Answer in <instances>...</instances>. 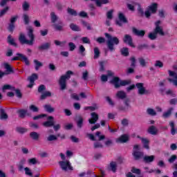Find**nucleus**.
Returning a JSON list of instances; mask_svg holds the SVG:
<instances>
[{
    "label": "nucleus",
    "instance_id": "nucleus-1",
    "mask_svg": "<svg viewBox=\"0 0 177 177\" xmlns=\"http://www.w3.org/2000/svg\"><path fill=\"white\" fill-rule=\"evenodd\" d=\"M132 156L136 161L143 158V161L145 164H150V162H153L156 158V156L153 155L145 156V153L140 151V145H135L133 147Z\"/></svg>",
    "mask_w": 177,
    "mask_h": 177
},
{
    "label": "nucleus",
    "instance_id": "nucleus-2",
    "mask_svg": "<svg viewBox=\"0 0 177 177\" xmlns=\"http://www.w3.org/2000/svg\"><path fill=\"white\" fill-rule=\"evenodd\" d=\"M28 37L29 40L26 38L24 34L21 33L19 37V41L22 45H32L34 44V40L35 39V36L34 35V29L32 26L28 28Z\"/></svg>",
    "mask_w": 177,
    "mask_h": 177
},
{
    "label": "nucleus",
    "instance_id": "nucleus-3",
    "mask_svg": "<svg viewBox=\"0 0 177 177\" xmlns=\"http://www.w3.org/2000/svg\"><path fill=\"white\" fill-rule=\"evenodd\" d=\"M160 24H161V21L158 20L155 22V26L156 28L153 30V32H150L148 35V38L151 39V41H154V39H157V35L159 34V35L164 36L165 35V33H164V30H162V28L160 26Z\"/></svg>",
    "mask_w": 177,
    "mask_h": 177
},
{
    "label": "nucleus",
    "instance_id": "nucleus-4",
    "mask_svg": "<svg viewBox=\"0 0 177 177\" xmlns=\"http://www.w3.org/2000/svg\"><path fill=\"white\" fill-rule=\"evenodd\" d=\"M74 74V72L72 71H68L65 75H61L59 80V85L60 86L61 91H64L67 88V80L71 78V75Z\"/></svg>",
    "mask_w": 177,
    "mask_h": 177
},
{
    "label": "nucleus",
    "instance_id": "nucleus-5",
    "mask_svg": "<svg viewBox=\"0 0 177 177\" xmlns=\"http://www.w3.org/2000/svg\"><path fill=\"white\" fill-rule=\"evenodd\" d=\"M136 88H138V95H147L149 93V91L146 90L145 88V84L142 82H138L136 84ZM135 84H132L129 86V87L127 88V92H129L133 89H135L136 87Z\"/></svg>",
    "mask_w": 177,
    "mask_h": 177
},
{
    "label": "nucleus",
    "instance_id": "nucleus-6",
    "mask_svg": "<svg viewBox=\"0 0 177 177\" xmlns=\"http://www.w3.org/2000/svg\"><path fill=\"white\" fill-rule=\"evenodd\" d=\"M131 82V80H120L118 77H115L111 80V84H113L116 89L120 88V86H127V85H129Z\"/></svg>",
    "mask_w": 177,
    "mask_h": 177
},
{
    "label": "nucleus",
    "instance_id": "nucleus-7",
    "mask_svg": "<svg viewBox=\"0 0 177 177\" xmlns=\"http://www.w3.org/2000/svg\"><path fill=\"white\" fill-rule=\"evenodd\" d=\"M16 55V57H14L11 59L12 62L21 60V62H24L26 66H30V61L28 60V58L26 57L24 55L20 53H17Z\"/></svg>",
    "mask_w": 177,
    "mask_h": 177
},
{
    "label": "nucleus",
    "instance_id": "nucleus-8",
    "mask_svg": "<svg viewBox=\"0 0 177 177\" xmlns=\"http://www.w3.org/2000/svg\"><path fill=\"white\" fill-rule=\"evenodd\" d=\"M106 38H107V45H118L120 44V39L117 37H111V35L109 33L104 34Z\"/></svg>",
    "mask_w": 177,
    "mask_h": 177
},
{
    "label": "nucleus",
    "instance_id": "nucleus-9",
    "mask_svg": "<svg viewBox=\"0 0 177 177\" xmlns=\"http://www.w3.org/2000/svg\"><path fill=\"white\" fill-rule=\"evenodd\" d=\"M59 165L63 171H73L74 169L73 166H71V163L68 160H62L59 162Z\"/></svg>",
    "mask_w": 177,
    "mask_h": 177
},
{
    "label": "nucleus",
    "instance_id": "nucleus-10",
    "mask_svg": "<svg viewBox=\"0 0 177 177\" xmlns=\"http://www.w3.org/2000/svg\"><path fill=\"white\" fill-rule=\"evenodd\" d=\"M48 121L43 122V127L46 128H50V127H53L55 125V118L53 116H48L47 118Z\"/></svg>",
    "mask_w": 177,
    "mask_h": 177
},
{
    "label": "nucleus",
    "instance_id": "nucleus-11",
    "mask_svg": "<svg viewBox=\"0 0 177 177\" xmlns=\"http://www.w3.org/2000/svg\"><path fill=\"white\" fill-rule=\"evenodd\" d=\"M131 48H137L138 50H143V49H156L155 45H140L136 46V45H131Z\"/></svg>",
    "mask_w": 177,
    "mask_h": 177
},
{
    "label": "nucleus",
    "instance_id": "nucleus-12",
    "mask_svg": "<svg viewBox=\"0 0 177 177\" xmlns=\"http://www.w3.org/2000/svg\"><path fill=\"white\" fill-rule=\"evenodd\" d=\"M75 120L77 128H80V129H81V128H82V126L84 125V118H82L81 115H78L76 116Z\"/></svg>",
    "mask_w": 177,
    "mask_h": 177
},
{
    "label": "nucleus",
    "instance_id": "nucleus-13",
    "mask_svg": "<svg viewBox=\"0 0 177 177\" xmlns=\"http://www.w3.org/2000/svg\"><path fill=\"white\" fill-rule=\"evenodd\" d=\"M132 32L133 34H134V35H136L137 37H141L142 38V37H145V34H146V31L145 30H139L138 29H136V28H132Z\"/></svg>",
    "mask_w": 177,
    "mask_h": 177
},
{
    "label": "nucleus",
    "instance_id": "nucleus-14",
    "mask_svg": "<svg viewBox=\"0 0 177 177\" xmlns=\"http://www.w3.org/2000/svg\"><path fill=\"white\" fill-rule=\"evenodd\" d=\"M91 119L88 120L89 124H96L97 122V120H99V115L96 113V112H93L91 114Z\"/></svg>",
    "mask_w": 177,
    "mask_h": 177
},
{
    "label": "nucleus",
    "instance_id": "nucleus-15",
    "mask_svg": "<svg viewBox=\"0 0 177 177\" xmlns=\"http://www.w3.org/2000/svg\"><path fill=\"white\" fill-rule=\"evenodd\" d=\"M123 42L127 45H133V40L132 36L129 35H125L123 38Z\"/></svg>",
    "mask_w": 177,
    "mask_h": 177
},
{
    "label": "nucleus",
    "instance_id": "nucleus-16",
    "mask_svg": "<svg viewBox=\"0 0 177 177\" xmlns=\"http://www.w3.org/2000/svg\"><path fill=\"white\" fill-rule=\"evenodd\" d=\"M129 140V136L126 134L120 136L119 138L116 140L117 143H127Z\"/></svg>",
    "mask_w": 177,
    "mask_h": 177
},
{
    "label": "nucleus",
    "instance_id": "nucleus-17",
    "mask_svg": "<svg viewBox=\"0 0 177 177\" xmlns=\"http://www.w3.org/2000/svg\"><path fill=\"white\" fill-rule=\"evenodd\" d=\"M17 113L19 114V118H26V115H30L28 111L26 109H19Z\"/></svg>",
    "mask_w": 177,
    "mask_h": 177
},
{
    "label": "nucleus",
    "instance_id": "nucleus-18",
    "mask_svg": "<svg viewBox=\"0 0 177 177\" xmlns=\"http://www.w3.org/2000/svg\"><path fill=\"white\" fill-rule=\"evenodd\" d=\"M9 118V115H8L7 113L5 112V109L0 106V120H8Z\"/></svg>",
    "mask_w": 177,
    "mask_h": 177
},
{
    "label": "nucleus",
    "instance_id": "nucleus-19",
    "mask_svg": "<svg viewBox=\"0 0 177 177\" xmlns=\"http://www.w3.org/2000/svg\"><path fill=\"white\" fill-rule=\"evenodd\" d=\"M158 8V4L157 3H153L151 6H149V10L151 13L153 15L157 13V9Z\"/></svg>",
    "mask_w": 177,
    "mask_h": 177
},
{
    "label": "nucleus",
    "instance_id": "nucleus-20",
    "mask_svg": "<svg viewBox=\"0 0 177 177\" xmlns=\"http://www.w3.org/2000/svg\"><path fill=\"white\" fill-rule=\"evenodd\" d=\"M148 133H150V135H157L158 133V129H157L155 126H151L148 129Z\"/></svg>",
    "mask_w": 177,
    "mask_h": 177
},
{
    "label": "nucleus",
    "instance_id": "nucleus-21",
    "mask_svg": "<svg viewBox=\"0 0 177 177\" xmlns=\"http://www.w3.org/2000/svg\"><path fill=\"white\" fill-rule=\"evenodd\" d=\"M169 125L171 128V135H176L177 131H176V129L175 128V122L174 121H170L169 122Z\"/></svg>",
    "mask_w": 177,
    "mask_h": 177
},
{
    "label": "nucleus",
    "instance_id": "nucleus-22",
    "mask_svg": "<svg viewBox=\"0 0 177 177\" xmlns=\"http://www.w3.org/2000/svg\"><path fill=\"white\" fill-rule=\"evenodd\" d=\"M141 141L143 145L144 149L149 150L150 149V146L149 145L150 143V141L147 138H142Z\"/></svg>",
    "mask_w": 177,
    "mask_h": 177
},
{
    "label": "nucleus",
    "instance_id": "nucleus-23",
    "mask_svg": "<svg viewBox=\"0 0 177 177\" xmlns=\"http://www.w3.org/2000/svg\"><path fill=\"white\" fill-rule=\"evenodd\" d=\"M172 111H174V108H169L166 112L162 114L163 118H169L172 115Z\"/></svg>",
    "mask_w": 177,
    "mask_h": 177
},
{
    "label": "nucleus",
    "instance_id": "nucleus-24",
    "mask_svg": "<svg viewBox=\"0 0 177 177\" xmlns=\"http://www.w3.org/2000/svg\"><path fill=\"white\" fill-rule=\"evenodd\" d=\"M116 97L118 99H121L122 100H124L127 97V93L122 91H118L116 93Z\"/></svg>",
    "mask_w": 177,
    "mask_h": 177
},
{
    "label": "nucleus",
    "instance_id": "nucleus-25",
    "mask_svg": "<svg viewBox=\"0 0 177 177\" xmlns=\"http://www.w3.org/2000/svg\"><path fill=\"white\" fill-rule=\"evenodd\" d=\"M30 137L32 140H39V134L36 131H32L30 133Z\"/></svg>",
    "mask_w": 177,
    "mask_h": 177
},
{
    "label": "nucleus",
    "instance_id": "nucleus-26",
    "mask_svg": "<svg viewBox=\"0 0 177 177\" xmlns=\"http://www.w3.org/2000/svg\"><path fill=\"white\" fill-rule=\"evenodd\" d=\"M169 77H174V82L173 84H174V85L177 86V73H175L174 71H169Z\"/></svg>",
    "mask_w": 177,
    "mask_h": 177
},
{
    "label": "nucleus",
    "instance_id": "nucleus-27",
    "mask_svg": "<svg viewBox=\"0 0 177 177\" xmlns=\"http://www.w3.org/2000/svg\"><path fill=\"white\" fill-rule=\"evenodd\" d=\"M109 168L112 172L115 173L117 172V162L112 161L110 162Z\"/></svg>",
    "mask_w": 177,
    "mask_h": 177
},
{
    "label": "nucleus",
    "instance_id": "nucleus-28",
    "mask_svg": "<svg viewBox=\"0 0 177 177\" xmlns=\"http://www.w3.org/2000/svg\"><path fill=\"white\" fill-rule=\"evenodd\" d=\"M91 1H95L96 6L100 8L102 5H106V3H109V0H91Z\"/></svg>",
    "mask_w": 177,
    "mask_h": 177
},
{
    "label": "nucleus",
    "instance_id": "nucleus-29",
    "mask_svg": "<svg viewBox=\"0 0 177 177\" xmlns=\"http://www.w3.org/2000/svg\"><path fill=\"white\" fill-rule=\"evenodd\" d=\"M38 79V75L37 73H32L30 77H28V80L31 82L32 84H34L35 82V80Z\"/></svg>",
    "mask_w": 177,
    "mask_h": 177
},
{
    "label": "nucleus",
    "instance_id": "nucleus-30",
    "mask_svg": "<svg viewBox=\"0 0 177 177\" xmlns=\"http://www.w3.org/2000/svg\"><path fill=\"white\" fill-rule=\"evenodd\" d=\"M137 10L140 17H143V16H145V10H143L140 4H138Z\"/></svg>",
    "mask_w": 177,
    "mask_h": 177
},
{
    "label": "nucleus",
    "instance_id": "nucleus-31",
    "mask_svg": "<svg viewBox=\"0 0 177 177\" xmlns=\"http://www.w3.org/2000/svg\"><path fill=\"white\" fill-rule=\"evenodd\" d=\"M50 96H52V93H50V91H46L41 94L40 99L45 100L46 98L50 97Z\"/></svg>",
    "mask_w": 177,
    "mask_h": 177
},
{
    "label": "nucleus",
    "instance_id": "nucleus-32",
    "mask_svg": "<svg viewBox=\"0 0 177 177\" xmlns=\"http://www.w3.org/2000/svg\"><path fill=\"white\" fill-rule=\"evenodd\" d=\"M44 108L47 113H53L55 111V108L52 107L50 104H46Z\"/></svg>",
    "mask_w": 177,
    "mask_h": 177
},
{
    "label": "nucleus",
    "instance_id": "nucleus-33",
    "mask_svg": "<svg viewBox=\"0 0 177 177\" xmlns=\"http://www.w3.org/2000/svg\"><path fill=\"white\" fill-rule=\"evenodd\" d=\"M121 55L122 56H124V57H127L129 56V50L128 48H123L120 50Z\"/></svg>",
    "mask_w": 177,
    "mask_h": 177
},
{
    "label": "nucleus",
    "instance_id": "nucleus-34",
    "mask_svg": "<svg viewBox=\"0 0 177 177\" xmlns=\"http://www.w3.org/2000/svg\"><path fill=\"white\" fill-rule=\"evenodd\" d=\"M11 91H14L17 97H18L19 99L23 97V94L21 93V91H20V89H17L16 87H12Z\"/></svg>",
    "mask_w": 177,
    "mask_h": 177
},
{
    "label": "nucleus",
    "instance_id": "nucleus-35",
    "mask_svg": "<svg viewBox=\"0 0 177 177\" xmlns=\"http://www.w3.org/2000/svg\"><path fill=\"white\" fill-rule=\"evenodd\" d=\"M118 17L119 20H120V21L122 23H128V19H127V17H125V15H124L122 12L119 13Z\"/></svg>",
    "mask_w": 177,
    "mask_h": 177
},
{
    "label": "nucleus",
    "instance_id": "nucleus-36",
    "mask_svg": "<svg viewBox=\"0 0 177 177\" xmlns=\"http://www.w3.org/2000/svg\"><path fill=\"white\" fill-rule=\"evenodd\" d=\"M70 28L72 30V31H81L80 26L75 24H71Z\"/></svg>",
    "mask_w": 177,
    "mask_h": 177
},
{
    "label": "nucleus",
    "instance_id": "nucleus-37",
    "mask_svg": "<svg viewBox=\"0 0 177 177\" xmlns=\"http://www.w3.org/2000/svg\"><path fill=\"white\" fill-rule=\"evenodd\" d=\"M147 113L149 115H151L152 117H154V115H157V112H156L155 110L151 108H148L147 109Z\"/></svg>",
    "mask_w": 177,
    "mask_h": 177
},
{
    "label": "nucleus",
    "instance_id": "nucleus-38",
    "mask_svg": "<svg viewBox=\"0 0 177 177\" xmlns=\"http://www.w3.org/2000/svg\"><path fill=\"white\" fill-rule=\"evenodd\" d=\"M99 57H100V50H99V48L95 47L94 48V57L93 58L95 59H99Z\"/></svg>",
    "mask_w": 177,
    "mask_h": 177
},
{
    "label": "nucleus",
    "instance_id": "nucleus-39",
    "mask_svg": "<svg viewBox=\"0 0 177 177\" xmlns=\"http://www.w3.org/2000/svg\"><path fill=\"white\" fill-rule=\"evenodd\" d=\"M50 19L52 23H56V21H57V16L56 15L55 12H52L50 13Z\"/></svg>",
    "mask_w": 177,
    "mask_h": 177
},
{
    "label": "nucleus",
    "instance_id": "nucleus-40",
    "mask_svg": "<svg viewBox=\"0 0 177 177\" xmlns=\"http://www.w3.org/2000/svg\"><path fill=\"white\" fill-rule=\"evenodd\" d=\"M16 131L18 132V133H26L28 129L24 127H17Z\"/></svg>",
    "mask_w": 177,
    "mask_h": 177
},
{
    "label": "nucleus",
    "instance_id": "nucleus-41",
    "mask_svg": "<svg viewBox=\"0 0 177 177\" xmlns=\"http://www.w3.org/2000/svg\"><path fill=\"white\" fill-rule=\"evenodd\" d=\"M34 63L35 64V68L36 71L39 70V68L42 67V66H43L41 62H39V61H38L37 59H34Z\"/></svg>",
    "mask_w": 177,
    "mask_h": 177
},
{
    "label": "nucleus",
    "instance_id": "nucleus-42",
    "mask_svg": "<svg viewBox=\"0 0 177 177\" xmlns=\"http://www.w3.org/2000/svg\"><path fill=\"white\" fill-rule=\"evenodd\" d=\"M29 109L30 110V111H32L33 113H38V111H39V109L34 104L30 105L29 106Z\"/></svg>",
    "mask_w": 177,
    "mask_h": 177
},
{
    "label": "nucleus",
    "instance_id": "nucleus-43",
    "mask_svg": "<svg viewBox=\"0 0 177 177\" xmlns=\"http://www.w3.org/2000/svg\"><path fill=\"white\" fill-rule=\"evenodd\" d=\"M7 41L10 45H16V43L15 42V39L12 37V35H8L7 38Z\"/></svg>",
    "mask_w": 177,
    "mask_h": 177
},
{
    "label": "nucleus",
    "instance_id": "nucleus-44",
    "mask_svg": "<svg viewBox=\"0 0 177 177\" xmlns=\"http://www.w3.org/2000/svg\"><path fill=\"white\" fill-rule=\"evenodd\" d=\"M4 67L8 73H15V71H13V68L9 65V64H5Z\"/></svg>",
    "mask_w": 177,
    "mask_h": 177
},
{
    "label": "nucleus",
    "instance_id": "nucleus-45",
    "mask_svg": "<svg viewBox=\"0 0 177 177\" xmlns=\"http://www.w3.org/2000/svg\"><path fill=\"white\" fill-rule=\"evenodd\" d=\"M57 139V136L50 134V136H48L47 140L48 142H53Z\"/></svg>",
    "mask_w": 177,
    "mask_h": 177
},
{
    "label": "nucleus",
    "instance_id": "nucleus-46",
    "mask_svg": "<svg viewBox=\"0 0 177 177\" xmlns=\"http://www.w3.org/2000/svg\"><path fill=\"white\" fill-rule=\"evenodd\" d=\"M155 67H158L159 68H162L164 67V63L160 60H156L154 64Z\"/></svg>",
    "mask_w": 177,
    "mask_h": 177
},
{
    "label": "nucleus",
    "instance_id": "nucleus-47",
    "mask_svg": "<svg viewBox=\"0 0 177 177\" xmlns=\"http://www.w3.org/2000/svg\"><path fill=\"white\" fill-rule=\"evenodd\" d=\"M23 10L27 12L30 9V4L27 1H24L22 5Z\"/></svg>",
    "mask_w": 177,
    "mask_h": 177
},
{
    "label": "nucleus",
    "instance_id": "nucleus-48",
    "mask_svg": "<svg viewBox=\"0 0 177 177\" xmlns=\"http://www.w3.org/2000/svg\"><path fill=\"white\" fill-rule=\"evenodd\" d=\"M138 62L141 67H146V60L143 57L138 58Z\"/></svg>",
    "mask_w": 177,
    "mask_h": 177
},
{
    "label": "nucleus",
    "instance_id": "nucleus-49",
    "mask_svg": "<svg viewBox=\"0 0 177 177\" xmlns=\"http://www.w3.org/2000/svg\"><path fill=\"white\" fill-rule=\"evenodd\" d=\"M28 162L31 165H35V164L38 163V160H37V158H32L28 159Z\"/></svg>",
    "mask_w": 177,
    "mask_h": 177
},
{
    "label": "nucleus",
    "instance_id": "nucleus-50",
    "mask_svg": "<svg viewBox=\"0 0 177 177\" xmlns=\"http://www.w3.org/2000/svg\"><path fill=\"white\" fill-rule=\"evenodd\" d=\"M130 61L131 62V67L135 68V67H136V58H135V57H132L130 58Z\"/></svg>",
    "mask_w": 177,
    "mask_h": 177
},
{
    "label": "nucleus",
    "instance_id": "nucleus-51",
    "mask_svg": "<svg viewBox=\"0 0 177 177\" xmlns=\"http://www.w3.org/2000/svg\"><path fill=\"white\" fill-rule=\"evenodd\" d=\"M24 21L26 26H28V24H30V18L28 17V15H27V14L24 15Z\"/></svg>",
    "mask_w": 177,
    "mask_h": 177
},
{
    "label": "nucleus",
    "instance_id": "nucleus-52",
    "mask_svg": "<svg viewBox=\"0 0 177 177\" xmlns=\"http://www.w3.org/2000/svg\"><path fill=\"white\" fill-rule=\"evenodd\" d=\"M15 27H16V26H15V24H8V30L9 32L12 33L13 31H15Z\"/></svg>",
    "mask_w": 177,
    "mask_h": 177
},
{
    "label": "nucleus",
    "instance_id": "nucleus-53",
    "mask_svg": "<svg viewBox=\"0 0 177 177\" xmlns=\"http://www.w3.org/2000/svg\"><path fill=\"white\" fill-rule=\"evenodd\" d=\"M68 13H69V15H71V16H77L78 15L77 13V11L70 8H68Z\"/></svg>",
    "mask_w": 177,
    "mask_h": 177
},
{
    "label": "nucleus",
    "instance_id": "nucleus-54",
    "mask_svg": "<svg viewBox=\"0 0 177 177\" xmlns=\"http://www.w3.org/2000/svg\"><path fill=\"white\" fill-rule=\"evenodd\" d=\"M50 47V45H41L39 46L38 49L39 50H48Z\"/></svg>",
    "mask_w": 177,
    "mask_h": 177
},
{
    "label": "nucleus",
    "instance_id": "nucleus-55",
    "mask_svg": "<svg viewBox=\"0 0 177 177\" xmlns=\"http://www.w3.org/2000/svg\"><path fill=\"white\" fill-rule=\"evenodd\" d=\"M176 158H177L176 155H172V156L168 159V162H169L170 164H173V162H175V161H176Z\"/></svg>",
    "mask_w": 177,
    "mask_h": 177
},
{
    "label": "nucleus",
    "instance_id": "nucleus-56",
    "mask_svg": "<svg viewBox=\"0 0 177 177\" xmlns=\"http://www.w3.org/2000/svg\"><path fill=\"white\" fill-rule=\"evenodd\" d=\"M24 171L26 175H27L28 176H32V172L31 171V169H30V168L25 167Z\"/></svg>",
    "mask_w": 177,
    "mask_h": 177
},
{
    "label": "nucleus",
    "instance_id": "nucleus-57",
    "mask_svg": "<svg viewBox=\"0 0 177 177\" xmlns=\"http://www.w3.org/2000/svg\"><path fill=\"white\" fill-rule=\"evenodd\" d=\"M94 149H103V145L100 142H94Z\"/></svg>",
    "mask_w": 177,
    "mask_h": 177
},
{
    "label": "nucleus",
    "instance_id": "nucleus-58",
    "mask_svg": "<svg viewBox=\"0 0 177 177\" xmlns=\"http://www.w3.org/2000/svg\"><path fill=\"white\" fill-rule=\"evenodd\" d=\"M47 115H46V114L37 115L33 117V120H34V121H37V120H39L40 118H44L45 117H47Z\"/></svg>",
    "mask_w": 177,
    "mask_h": 177
},
{
    "label": "nucleus",
    "instance_id": "nucleus-59",
    "mask_svg": "<svg viewBox=\"0 0 177 177\" xmlns=\"http://www.w3.org/2000/svg\"><path fill=\"white\" fill-rule=\"evenodd\" d=\"M37 91L39 93H42L44 91H46V87L45 86V85L41 84L38 87Z\"/></svg>",
    "mask_w": 177,
    "mask_h": 177
},
{
    "label": "nucleus",
    "instance_id": "nucleus-60",
    "mask_svg": "<svg viewBox=\"0 0 177 177\" xmlns=\"http://www.w3.org/2000/svg\"><path fill=\"white\" fill-rule=\"evenodd\" d=\"M82 26H84V27H86L87 30H92V28L91 27V24H88V22L85 21H82Z\"/></svg>",
    "mask_w": 177,
    "mask_h": 177
},
{
    "label": "nucleus",
    "instance_id": "nucleus-61",
    "mask_svg": "<svg viewBox=\"0 0 177 177\" xmlns=\"http://www.w3.org/2000/svg\"><path fill=\"white\" fill-rule=\"evenodd\" d=\"M8 10H9V7H5L3 10H1L0 11V17H2V16H3L4 15L6 14V12H8Z\"/></svg>",
    "mask_w": 177,
    "mask_h": 177
},
{
    "label": "nucleus",
    "instance_id": "nucleus-62",
    "mask_svg": "<svg viewBox=\"0 0 177 177\" xmlns=\"http://www.w3.org/2000/svg\"><path fill=\"white\" fill-rule=\"evenodd\" d=\"M113 12H114V10H111L107 12L106 17H107V19H109V20H111V19H113Z\"/></svg>",
    "mask_w": 177,
    "mask_h": 177
},
{
    "label": "nucleus",
    "instance_id": "nucleus-63",
    "mask_svg": "<svg viewBox=\"0 0 177 177\" xmlns=\"http://www.w3.org/2000/svg\"><path fill=\"white\" fill-rule=\"evenodd\" d=\"M131 172L133 174H136L137 175H140V170L139 169H136L135 167L131 168Z\"/></svg>",
    "mask_w": 177,
    "mask_h": 177
},
{
    "label": "nucleus",
    "instance_id": "nucleus-64",
    "mask_svg": "<svg viewBox=\"0 0 177 177\" xmlns=\"http://www.w3.org/2000/svg\"><path fill=\"white\" fill-rule=\"evenodd\" d=\"M81 41L83 44H91V40H89V38L86 37H82Z\"/></svg>",
    "mask_w": 177,
    "mask_h": 177
}]
</instances>
